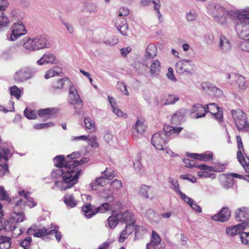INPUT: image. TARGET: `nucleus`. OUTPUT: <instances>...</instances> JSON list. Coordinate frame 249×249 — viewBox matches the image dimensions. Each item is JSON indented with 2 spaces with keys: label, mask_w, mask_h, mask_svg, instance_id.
Returning a JSON list of instances; mask_svg holds the SVG:
<instances>
[{
  "label": "nucleus",
  "mask_w": 249,
  "mask_h": 249,
  "mask_svg": "<svg viewBox=\"0 0 249 249\" xmlns=\"http://www.w3.org/2000/svg\"><path fill=\"white\" fill-rule=\"evenodd\" d=\"M53 160L57 169L53 170L52 176L54 178L61 177L62 178V180L55 182L54 188H58L61 190L71 188L78 181L79 170L76 165L78 164V161L77 160L67 161L62 155L56 156Z\"/></svg>",
  "instance_id": "nucleus-1"
},
{
  "label": "nucleus",
  "mask_w": 249,
  "mask_h": 249,
  "mask_svg": "<svg viewBox=\"0 0 249 249\" xmlns=\"http://www.w3.org/2000/svg\"><path fill=\"white\" fill-rule=\"evenodd\" d=\"M239 20L236 28L240 38L244 40L240 42L239 48L244 52L249 53V8L236 13Z\"/></svg>",
  "instance_id": "nucleus-2"
},
{
  "label": "nucleus",
  "mask_w": 249,
  "mask_h": 249,
  "mask_svg": "<svg viewBox=\"0 0 249 249\" xmlns=\"http://www.w3.org/2000/svg\"><path fill=\"white\" fill-rule=\"evenodd\" d=\"M231 114L238 129L249 132V124L247 121L245 113L241 110H232Z\"/></svg>",
  "instance_id": "nucleus-3"
},
{
  "label": "nucleus",
  "mask_w": 249,
  "mask_h": 249,
  "mask_svg": "<svg viewBox=\"0 0 249 249\" xmlns=\"http://www.w3.org/2000/svg\"><path fill=\"white\" fill-rule=\"evenodd\" d=\"M168 139L162 131L155 133L152 137L151 142L153 145L159 150L166 149V145Z\"/></svg>",
  "instance_id": "nucleus-4"
},
{
  "label": "nucleus",
  "mask_w": 249,
  "mask_h": 249,
  "mask_svg": "<svg viewBox=\"0 0 249 249\" xmlns=\"http://www.w3.org/2000/svg\"><path fill=\"white\" fill-rule=\"evenodd\" d=\"M69 87V102L74 106L75 112H78L77 110L81 109L83 107V102L75 86L71 83Z\"/></svg>",
  "instance_id": "nucleus-5"
},
{
  "label": "nucleus",
  "mask_w": 249,
  "mask_h": 249,
  "mask_svg": "<svg viewBox=\"0 0 249 249\" xmlns=\"http://www.w3.org/2000/svg\"><path fill=\"white\" fill-rule=\"evenodd\" d=\"M35 69L31 67H23L16 71L14 79L17 82H23L31 78L35 74Z\"/></svg>",
  "instance_id": "nucleus-6"
},
{
  "label": "nucleus",
  "mask_w": 249,
  "mask_h": 249,
  "mask_svg": "<svg viewBox=\"0 0 249 249\" xmlns=\"http://www.w3.org/2000/svg\"><path fill=\"white\" fill-rule=\"evenodd\" d=\"M213 14L214 20L219 24H224L226 23L229 13L220 5L216 4L214 6Z\"/></svg>",
  "instance_id": "nucleus-7"
},
{
  "label": "nucleus",
  "mask_w": 249,
  "mask_h": 249,
  "mask_svg": "<svg viewBox=\"0 0 249 249\" xmlns=\"http://www.w3.org/2000/svg\"><path fill=\"white\" fill-rule=\"evenodd\" d=\"M9 155L7 148L0 147V177L9 173L8 166L6 162Z\"/></svg>",
  "instance_id": "nucleus-8"
},
{
  "label": "nucleus",
  "mask_w": 249,
  "mask_h": 249,
  "mask_svg": "<svg viewBox=\"0 0 249 249\" xmlns=\"http://www.w3.org/2000/svg\"><path fill=\"white\" fill-rule=\"evenodd\" d=\"M236 220L244 223L245 228L249 227V208L242 207L238 209L235 213Z\"/></svg>",
  "instance_id": "nucleus-9"
},
{
  "label": "nucleus",
  "mask_w": 249,
  "mask_h": 249,
  "mask_svg": "<svg viewBox=\"0 0 249 249\" xmlns=\"http://www.w3.org/2000/svg\"><path fill=\"white\" fill-rule=\"evenodd\" d=\"M27 31L22 22L19 21L14 24L12 27V33L10 34V40L15 41L18 38L25 35Z\"/></svg>",
  "instance_id": "nucleus-10"
},
{
  "label": "nucleus",
  "mask_w": 249,
  "mask_h": 249,
  "mask_svg": "<svg viewBox=\"0 0 249 249\" xmlns=\"http://www.w3.org/2000/svg\"><path fill=\"white\" fill-rule=\"evenodd\" d=\"M232 48L231 39L227 36L221 35L219 36L218 49L220 52L226 53L229 52Z\"/></svg>",
  "instance_id": "nucleus-11"
},
{
  "label": "nucleus",
  "mask_w": 249,
  "mask_h": 249,
  "mask_svg": "<svg viewBox=\"0 0 249 249\" xmlns=\"http://www.w3.org/2000/svg\"><path fill=\"white\" fill-rule=\"evenodd\" d=\"M36 63L39 66L56 64L57 58L53 53H46L43 54L42 57L37 61Z\"/></svg>",
  "instance_id": "nucleus-12"
},
{
  "label": "nucleus",
  "mask_w": 249,
  "mask_h": 249,
  "mask_svg": "<svg viewBox=\"0 0 249 249\" xmlns=\"http://www.w3.org/2000/svg\"><path fill=\"white\" fill-rule=\"evenodd\" d=\"M205 108H206L207 112L211 113L219 122L222 120V109L218 107L216 104L210 103L208 104L206 106Z\"/></svg>",
  "instance_id": "nucleus-13"
},
{
  "label": "nucleus",
  "mask_w": 249,
  "mask_h": 249,
  "mask_svg": "<svg viewBox=\"0 0 249 249\" xmlns=\"http://www.w3.org/2000/svg\"><path fill=\"white\" fill-rule=\"evenodd\" d=\"M34 37L37 51L50 48L51 47L50 41L45 36L38 35Z\"/></svg>",
  "instance_id": "nucleus-14"
},
{
  "label": "nucleus",
  "mask_w": 249,
  "mask_h": 249,
  "mask_svg": "<svg viewBox=\"0 0 249 249\" xmlns=\"http://www.w3.org/2000/svg\"><path fill=\"white\" fill-rule=\"evenodd\" d=\"M231 216V211L228 207H223L220 212L211 217V218L214 221L225 222L227 221Z\"/></svg>",
  "instance_id": "nucleus-15"
},
{
  "label": "nucleus",
  "mask_w": 249,
  "mask_h": 249,
  "mask_svg": "<svg viewBox=\"0 0 249 249\" xmlns=\"http://www.w3.org/2000/svg\"><path fill=\"white\" fill-rule=\"evenodd\" d=\"M104 198L108 202L104 203L99 207L95 208L96 213H104L112 209V206L109 203L114 200V197L112 195H108L107 196H104Z\"/></svg>",
  "instance_id": "nucleus-16"
},
{
  "label": "nucleus",
  "mask_w": 249,
  "mask_h": 249,
  "mask_svg": "<svg viewBox=\"0 0 249 249\" xmlns=\"http://www.w3.org/2000/svg\"><path fill=\"white\" fill-rule=\"evenodd\" d=\"M117 215L120 222L125 223L127 224L128 223H133L135 222L134 215L128 211L118 213Z\"/></svg>",
  "instance_id": "nucleus-17"
},
{
  "label": "nucleus",
  "mask_w": 249,
  "mask_h": 249,
  "mask_svg": "<svg viewBox=\"0 0 249 249\" xmlns=\"http://www.w3.org/2000/svg\"><path fill=\"white\" fill-rule=\"evenodd\" d=\"M71 82L70 80L66 77L57 79L54 81L51 86V88L53 91L56 90H61L66 85L70 86Z\"/></svg>",
  "instance_id": "nucleus-18"
},
{
  "label": "nucleus",
  "mask_w": 249,
  "mask_h": 249,
  "mask_svg": "<svg viewBox=\"0 0 249 249\" xmlns=\"http://www.w3.org/2000/svg\"><path fill=\"white\" fill-rule=\"evenodd\" d=\"M146 129V126L144 124V122L138 119L136 122L132 131V136L136 139L139 137V134H142Z\"/></svg>",
  "instance_id": "nucleus-19"
},
{
  "label": "nucleus",
  "mask_w": 249,
  "mask_h": 249,
  "mask_svg": "<svg viewBox=\"0 0 249 249\" xmlns=\"http://www.w3.org/2000/svg\"><path fill=\"white\" fill-rule=\"evenodd\" d=\"M115 25L118 30L123 36L127 35V30L128 28L126 20L124 18H118L116 19Z\"/></svg>",
  "instance_id": "nucleus-20"
},
{
  "label": "nucleus",
  "mask_w": 249,
  "mask_h": 249,
  "mask_svg": "<svg viewBox=\"0 0 249 249\" xmlns=\"http://www.w3.org/2000/svg\"><path fill=\"white\" fill-rule=\"evenodd\" d=\"M235 82L238 88L240 89H245L247 88L246 79L243 76L237 74L233 75V80H230L228 83L233 84Z\"/></svg>",
  "instance_id": "nucleus-21"
},
{
  "label": "nucleus",
  "mask_w": 249,
  "mask_h": 249,
  "mask_svg": "<svg viewBox=\"0 0 249 249\" xmlns=\"http://www.w3.org/2000/svg\"><path fill=\"white\" fill-rule=\"evenodd\" d=\"M191 60H181L176 63V69L177 72L183 73L187 71L191 67Z\"/></svg>",
  "instance_id": "nucleus-22"
},
{
  "label": "nucleus",
  "mask_w": 249,
  "mask_h": 249,
  "mask_svg": "<svg viewBox=\"0 0 249 249\" xmlns=\"http://www.w3.org/2000/svg\"><path fill=\"white\" fill-rule=\"evenodd\" d=\"M22 41V46L25 50L29 52L37 51L34 37L25 38Z\"/></svg>",
  "instance_id": "nucleus-23"
},
{
  "label": "nucleus",
  "mask_w": 249,
  "mask_h": 249,
  "mask_svg": "<svg viewBox=\"0 0 249 249\" xmlns=\"http://www.w3.org/2000/svg\"><path fill=\"white\" fill-rule=\"evenodd\" d=\"M192 112L196 113L195 118L198 119L205 116L207 111L205 107L203 106L201 104H196L193 106Z\"/></svg>",
  "instance_id": "nucleus-24"
},
{
  "label": "nucleus",
  "mask_w": 249,
  "mask_h": 249,
  "mask_svg": "<svg viewBox=\"0 0 249 249\" xmlns=\"http://www.w3.org/2000/svg\"><path fill=\"white\" fill-rule=\"evenodd\" d=\"M108 100L110 104L112 111L115 115L119 117H123L124 118H126L127 117V115L125 113H124L122 110L116 107V102L112 97L108 96Z\"/></svg>",
  "instance_id": "nucleus-25"
},
{
  "label": "nucleus",
  "mask_w": 249,
  "mask_h": 249,
  "mask_svg": "<svg viewBox=\"0 0 249 249\" xmlns=\"http://www.w3.org/2000/svg\"><path fill=\"white\" fill-rule=\"evenodd\" d=\"M244 224V223H240L233 227H229L226 229V232L231 236L237 234L243 230L247 229V228H245Z\"/></svg>",
  "instance_id": "nucleus-26"
},
{
  "label": "nucleus",
  "mask_w": 249,
  "mask_h": 249,
  "mask_svg": "<svg viewBox=\"0 0 249 249\" xmlns=\"http://www.w3.org/2000/svg\"><path fill=\"white\" fill-rule=\"evenodd\" d=\"M188 157L194 159L198 160H200L208 161L213 159L212 153L209 154H198L196 153H188L187 154Z\"/></svg>",
  "instance_id": "nucleus-27"
},
{
  "label": "nucleus",
  "mask_w": 249,
  "mask_h": 249,
  "mask_svg": "<svg viewBox=\"0 0 249 249\" xmlns=\"http://www.w3.org/2000/svg\"><path fill=\"white\" fill-rule=\"evenodd\" d=\"M160 63L159 60H152L150 67L151 75L154 76L158 75L160 72Z\"/></svg>",
  "instance_id": "nucleus-28"
},
{
  "label": "nucleus",
  "mask_w": 249,
  "mask_h": 249,
  "mask_svg": "<svg viewBox=\"0 0 249 249\" xmlns=\"http://www.w3.org/2000/svg\"><path fill=\"white\" fill-rule=\"evenodd\" d=\"M182 129L181 127H173L169 125L164 126L163 132L165 133L166 138L173 134H178Z\"/></svg>",
  "instance_id": "nucleus-29"
},
{
  "label": "nucleus",
  "mask_w": 249,
  "mask_h": 249,
  "mask_svg": "<svg viewBox=\"0 0 249 249\" xmlns=\"http://www.w3.org/2000/svg\"><path fill=\"white\" fill-rule=\"evenodd\" d=\"M82 210L85 216L88 218H91L96 213L95 209H94L93 206L90 204L84 205L82 207Z\"/></svg>",
  "instance_id": "nucleus-30"
},
{
  "label": "nucleus",
  "mask_w": 249,
  "mask_h": 249,
  "mask_svg": "<svg viewBox=\"0 0 249 249\" xmlns=\"http://www.w3.org/2000/svg\"><path fill=\"white\" fill-rule=\"evenodd\" d=\"M64 202L66 205L71 208L75 207L77 204V201L71 194H67L63 198Z\"/></svg>",
  "instance_id": "nucleus-31"
},
{
  "label": "nucleus",
  "mask_w": 249,
  "mask_h": 249,
  "mask_svg": "<svg viewBox=\"0 0 249 249\" xmlns=\"http://www.w3.org/2000/svg\"><path fill=\"white\" fill-rule=\"evenodd\" d=\"M19 207L14 208V212L11 214V220L14 222L19 223L22 222L24 219V214L22 212H16Z\"/></svg>",
  "instance_id": "nucleus-32"
},
{
  "label": "nucleus",
  "mask_w": 249,
  "mask_h": 249,
  "mask_svg": "<svg viewBox=\"0 0 249 249\" xmlns=\"http://www.w3.org/2000/svg\"><path fill=\"white\" fill-rule=\"evenodd\" d=\"M151 187L150 186H147L145 184H142L140 188V191L139 192V195L146 199L151 198L150 196V190Z\"/></svg>",
  "instance_id": "nucleus-33"
},
{
  "label": "nucleus",
  "mask_w": 249,
  "mask_h": 249,
  "mask_svg": "<svg viewBox=\"0 0 249 249\" xmlns=\"http://www.w3.org/2000/svg\"><path fill=\"white\" fill-rule=\"evenodd\" d=\"M62 69L59 66H54L47 71L45 74V78L48 79L52 77H53L61 73Z\"/></svg>",
  "instance_id": "nucleus-34"
},
{
  "label": "nucleus",
  "mask_w": 249,
  "mask_h": 249,
  "mask_svg": "<svg viewBox=\"0 0 249 249\" xmlns=\"http://www.w3.org/2000/svg\"><path fill=\"white\" fill-rule=\"evenodd\" d=\"M36 205V203L32 200H28L25 201L23 199H19L17 201L15 205V209L17 207H19L21 209H23L25 206H27L31 208L35 207Z\"/></svg>",
  "instance_id": "nucleus-35"
},
{
  "label": "nucleus",
  "mask_w": 249,
  "mask_h": 249,
  "mask_svg": "<svg viewBox=\"0 0 249 249\" xmlns=\"http://www.w3.org/2000/svg\"><path fill=\"white\" fill-rule=\"evenodd\" d=\"M53 109L48 108L38 110L37 112L39 117L47 120L51 118L53 116Z\"/></svg>",
  "instance_id": "nucleus-36"
},
{
  "label": "nucleus",
  "mask_w": 249,
  "mask_h": 249,
  "mask_svg": "<svg viewBox=\"0 0 249 249\" xmlns=\"http://www.w3.org/2000/svg\"><path fill=\"white\" fill-rule=\"evenodd\" d=\"M236 140L238 148V151H237V159L240 163L243 164V162L242 161L241 158L244 159V156H243L242 154V151H244V148L240 136H236Z\"/></svg>",
  "instance_id": "nucleus-37"
},
{
  "label": "nucleus",
  "mask_w": 249,
  "mask_h": 249,
  "mask_svg": "<svg viewBox=\"0 0 249 249\" xmlns=\"http://www.w3.org/2000/svg\"><path fill=\"white\" fill-rule=\"evenodd\" d=\"M10 23L9 18L3 12L0 16V31L7 27Z\"/></svg>",
  "instance_id": "nucleus-38"
},
{
  "label": "nucleus",
  "mask_w": 249,
  "mask_h": 249,
  "mask_svg": "<svg viewBox=\"0 0 249 249\" xmlns=\"http://www.w3.org/2000/svg\"><path fill=\"white\" fill-rule=\"evenodd\" d=\"M86 142L93 148L96 149L99 147L97 138L94 135H88Z\"/></svg>",
  "instance_id": "nucleus-39"
},
{
  "label": "nucleus",
  "mask_w": 249,
  "mask_h": 249,
  "mask_svg": "<svg viewBox=\"0 0 249 249\" xmlns=\"http://www.w3.org/2000/svg\"><path fill=\"white\" fill-rule=\"evenodd\" d=\"M146 216L152 222L157 223L159 221V215L152 209H149L146 211Z\"/></svg>",
  "instance_id": "nucleus-40"
},
{
  "label": "nucleus",
  "mask_w": 249,
  "mask_h": 249,
  "mask_svg": "<svg viewBox=\"0 0 249 249\" xmlns=\"http://www.w3.org/2000/svg\"><path fill=\"white\" fill-rule=\"evenodd\" d=\"M168 182L171 185V188L178 194H179L182 192L179 189V183L177 179L172 178H168Z\"/></svg>",
  "instance_id": "nucleus-41"
},
{
  "label": "nucleus",
  "mask_w": 249,
  "mask_h": 249,
  "mask_svg": "<svg viewBox=\"0 0 249 249\" xmlns=\"http://www.w3.org/2000/svg\"><path fill=\"white\" fill-rule=\"evenodd\" d=\"M119 221H120V220H119L118 218L117 214L116 215H112L107 219L108 226L111 229L115 228L117 225Z\"/></svg>",
  "instance_id": "nucleus-42"
},
{
  "label": "nucleus",
  "mask_w": 249,
  "mask_h": 249,
  "mask_svg": "<svg viewBox=\"0 0 249 249\" xmlns=\"http://www.w3.org/2000/svg\"><path fill=\"white\" fill-rule=\"evenodd\" d=\"M123 186L122 182L118 179H114L110 184V191L112 193L114 192L119 190Z\"/></svg>",
  "instance_id": "nucleus-43"
},
{
  "label": "nucleus",
  "mask_w": 249,
  "mask_h": 249,
  "mask_svg": "<svg viewBox=\"0 0 249 249\" xmlns=\"http://www.w3.org/2000/svg\"><path fill=\"white\" fill-rule=\"evenodd\" d=\"M146 53L150 57L153 58L157 55V47L153 44H149L146 48Z\"/></svg>",
  "instance_id": "nucleus-44"
},
{
  "label": "nucleus",
  "mask_w": 249,
  "mask_h": 249,
  "mask_svg": "<svg viewBox=\"0 0 249 249\" xmlns=\"http://www.w3.org/2000/svg\"><path fill=\"white\" fill-rule=\"evenodd\" d=\"M0 199L9 203L11 201V198L7 192L2 186H0Z\"/></svg>",
  "instance_id": "nucleus-45"
},
{
  "label": "nucleus",
  "mask_w": 249,
  "mask_h": 249,
  "mask_svg": "<svg viewBox=\"0 0 249 249\" xmlns=\"http://www.w3.org/2000/svg\"><path fill=\"white\" fill-rule=\"evenodd\" d=\"M10 94L15 96L17 99H18L21 97V91L20 89L16 86H13L9 89Z\"/></svg>",
  "instance_id": "nucleus-46"
},
{
  "label": "nucleus",
  "mask_w": 249,
  "mask_h": 249,
  "mask_svg": "<svg viewBox=\"0 0 249 249\" xmlns=\"http://www.w3.org/2000/svg\"><path fill=\"white\" fill-rule=\"evenodd\" d=\"M226 181L224 182L223 186L226 189H228L231 187L233 184V179L231 175H224Z\"/></svg>",
  "instance_id": "nucleus-47"
},
{
  "label": "nucleus",
  "mask_w": 249,
  "mask_h": 249,
  "mask_svg": "<svg viewBox=\"0 0 249 249\" xmlns=\"http://www.w3.org/2000/svg\"><path fill=\"white\" fill-rule=\"evenodd\" d=\"M103 176L107 180L112 179L115 176L114 172L111 169H108L107 168L102 173Z\"/></svg>",
  "instance_id": "nucleus-48"
},
{
  "label": "nucleus",
  "mask_w": 249,
  "mask_h": 249,
  "mask_svg": "<svg viewBox=\"0 0 249 249\" xmlns=\"http://www.w3.org/2000/svg\"><path fill=\"white\" fill-rule=\"evenodd\" d=\"M51 230L48 232V234H54L56 239L59 242L61 239V233L56 230V227L53 224H51Z\"/></svg>",
  "instance_id": "nucleus-49"
},
{
  "label": "nucleus",
  "mask_w": 249,
  "mask_h": 249,
  "mask_svg": "<svg viewBox=\"0 0 249 249\" xmlns=\"http://www.w3.org/2000/svg\"><path fill=\"white\" fill-rule=\"evenodd\" d=\"M25 116L29 119H34L36 117V112L34 110H29L26 108L24 111Z\"/></svg>",
  "instance_id": "nucleus-50"
},
{
  "label": "nucleus",
  "mask_w": 249,
  "mask_h": 249,
  "mask_svg": "<svg viewBox=\"0 0 249 249\" xmlns=\"http://www.w3.org/2000/svg\"><path fill=\"white\" fill-rule=\"evenodd\" d=\"M160 241L161 239L160 236L155 231H153L152 232L151 242L150 243L160 245Z\"/></svg>",
  "instance_id": "nucleus-51"
},
{
  "label": "nucleus",
  "mask_w": 249,
  "mask_h": 249,
  "mask_svg": "<svg viewBox=\"0 0 249 249\" xmlns=\"http://www.w3.org/2000/svg\"><path fill=\"white\" fill-rule=\"evenodd\" d=\"M32 242V237L28 236L23 239L20 243V246L24 249H29Z\"/></svg>",
  "instance_id": "nucleus-52"
},
{
  "label": "nucleus",
  "mask_w": 249,
  "mask_h": 249,
  "mask_svg": "<svg viewBox=\"0 0 249 249\" xmlns=\"http://www.w3.org/2000/svg\"><path fill=\"white\" fill-rule=\"evenodd\" d=\"M48 232L45 227L41 229L36 228V232L35 233V237L40 238L48 234Z\"/></svg>",
  "instance_id": "nucleus-53"
},
{
  "label": "nucleus",
  "mask_w": 249,
  "mask_h": 249,
  "mask_svg": "<svg viewBox=\"0 0 249 249\" xmlns=\"http://www.w3.org/2000/svg\"><path fill=\"white\" fill-rule=\"evenodd\" d=\"M53 125L54 124L53 122H50L46 123L36 124L34 125V128L36 129H41L52 127Z\"/></svg>",
  "instance_id": "nucleus-54"
},
{
  "label": "nucleus",
  "mask_w": 249,
  "mask_h": 249,
  "mask_svg": "<svg viewBox=\"0 0 249 249\" xmlns=\"http://www.w3.org/2000/svg\"><path fill=\"white\" fill-rule=\"evenodd\" d=\"M197 17V14L194 10H191L186 14V18L188 21H194Z\"/></svg>",
  "instance_id": "nucleus-55"
},
{
  "label": "nucleus",
  "mask_w": 249,
  "mask_h": 249,
  "mask_svg": "<svg viewBox=\"0 0 249 249\" xmlns=\"http://www.w3.org/2000/svg\"><path fill=\"white\" fill-rule=\"evenodd\" d=\"M209 93L217 97H221L223 95L222 91L220 89L214 86V85L213 86L211 90L209 92Z\"/></svg>",
  "instance_id": "nucleus-56"
},
{
  "label": "nucleus",
  "mask_w": 249,
  "mask_h": 249,
  "mask_svg": "<svg viewBox=\"0 0 249 249\" xmlns=\"http://www.w3.org/2000/svg\"><path fill=\"white\" fill-rule=\"evenodd\" d=\"M86 9L89 12L95 13L98 10V6L96 4L90 2L87 4Z\"/></svg>",
  "instance_id": "nucleus-57"
},
{
  "label": "nucleus",
  "mask_w": 249,
  "mask_h": 249,
  "mask_svg": "<svg viewBox=\"0 0 249 249\" xmlns=\"http://www.w3.org/2000/svg\"><path fill=\"white\" fill-rule=\"evenodd\" d=\"M240 237L243 244H249V232H243L240 233Z\"/></svg>",
  "instance_id": "nucleus-58"
},
{
  "label": "nucleus",
  "mask_w": 249,
  "mask_h": 249,
  "mask_svg": "<svg viewBox=\"0 0 249 249\" xmlns=\"http://www.w3.org/2000/svg\"><path fill=\"white\" fill-rule=\"evenodd\" d=\"M179 100V97L175 95H169L167 99H166L165 105H171L176 103Z\"/></svg>",
  "instance_id": "nucleus-59"
},
{
  "label": "nucleus",
  "mask_w": 249,
  "mask_h": 249,
  "mask_svg": "<svg viewBox=\"0 0 249 249\" xmlns=\"http://www.w3.org/2000/svg\"><path fill=\"white\" fill-rule=\"evenodd\" d=\"M84 122L86 127L88 129H91L95 126L94 122L89 117L85 118Z\"/></svg>",
  "instance_id": "nucleus-60"
},
{
  "label": "nucleus",
  "mask_w": 249,
  "mask_h": 249,
  "mask_svg": "<svg viewBox=\"0 0 249 249\" xmlns=\"http://www.w3.org/2000/svg\"><path fill=\"white\" fill-rule=\"evenodd\" d=\"M107 180L103 176L97 178L95 179V183L101 186H104L107 183Z\"/></svg>",
  "instance_id": "nucleus-61"
},
{
  "label": "nucleus",
  "mask_w": 249,
  "mask_h": 249,
  "mask_svg": "<svg viewBox=\"0 0 249 249\" xmlns=\"http://www.w3.org/2000/svg\"><path fill=\"white\" fill-rule=\"evenodd\" d=\"M117 86L124 95H128L129 94L126 86L122 82H118Z\"/></svg>",
  "instance_id": "nucleus-62"
},
{
  "label": "nucleus",
  "mask_w": 249,
  "mask_h": 249,
  "mask_svg": "<svg viewBox=\"0 0 249 249\" xmlns=\"http://www.w3.org/2000/svg\"><path fill=\"white\" fill-rule=\"evenodd\" d=\"M136 229L135 223H129L126 224L125 230L127 232L129 235L131 234L133 231Z\"/></svg>",
  "instance_id": "nucleus-63"
},
{
  "label": "nucleus",
  "mask_w": 249,
  "mask_h": 249,
  "mask_svg": "<svg viewBox=\"0 0 249 249\" xmlns=\"http://www.w3.org/2000/svg\"><path fill=\"white\" fill-rule=\"evenodd\" d=\"M112 243V241L108 239L101 244L99 246L98 249H109L110 246Z\"/></svg>",
  "instance_id": "nucleus-64"
}]
</instances>
